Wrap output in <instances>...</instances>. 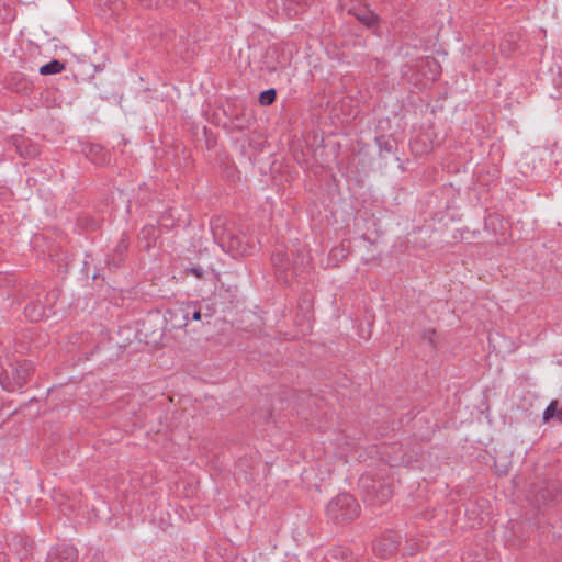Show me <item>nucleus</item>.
<instances>
[{"label":"nucleus","mask_w":562,"mask_h":562,"mask_svg":"<svg viewBox=\"0 0 562 562\" xmlns=\"http://www.w3.org/2000/svg\"><path fill=\"white\" fill-rule=\"evenodd\" d=\"M34 371L32 361L22 360L10 362L0 373V384L8 392L21 390L29 381Z\"/></svg>","instance_id":"1"},{"label":"nucleus","mask_w":562,"mask_h":562,"mask_svg":"<svg viewBox=\"0 0 562 562\" xmlns=\"http://www.w3.org/2000/svg\"><path fill=\"white\" fill-rule=\"evenodd\" d=\"M360 506L349 493L334 497L326 507V515L335 522H348L358 517Z\"/></svg>","instance_id":"2"},{"label":"nucleus","mask_w":562,"mask_h":562,"mask_svg":"<svg viewBox=\"0 0 562 562\" xmlns=\"http://www.w3.org/2000/svg\"><path fill=\"white\" fill-rule=\"evenodd\" d=\"M172 318L175 321V326L177 327H186L192 321H202V318H206V323H209L210 314H202V307L199 302H187L179 305L171 313Z\"/></svg>","instance_id":"3"},{"label":"nucleus","mask_w":562,"mask_h":562,"mask_svg":"<svg viewBox=\"0 0 562 562\" xmlns=\"http://www.w3.org/2000/svg\"><path fill=\"white\" fill-rule=\"evenodd\" d=\"M398 547L400 541L393 533H385L373 542V551L383 559L395 554Z\"/></svg>","instance_id":"4"},{"label":"nucleus","mask_w":562,"mask_h":562,"mask_svg":"<svg viewBox=\"0 0 562 562\" xmlns=\"http://www.w3.org/2000/svg\"><path fill=\"white\" fill-rule=\"evenodd\" d=\"M348 13L353 15L362 25L368 29L374 27L379 23L378 14L369 7L363 4H353L348 9Z\"/></svg>","instance_id":"5"},{"label":"nucleus","mask_w":562,"mask_h":562,"mask_svg":"<svg viewBox=\"0 0 562 562\" xmlns=\"http://www.w3.org/2000/svg\"><path fill=\"white\" fill-rule=\"evenodd\" d=\"M392 496V488L384 482H374L367 491L366 498L373 505H381L387 502Z\"/></svg>","instance_id":"6"},{"label":"nucleus","mask_w":562,"mask_h":562,"mask_svg":"<svg viewBox=\"0 0 562 562\" xmlns=\"http://www.w3.org/2000/svg\"><path fill=\"white\" fill-rule=\"evenodd\" d=\"M78 552L72 546L58 544L50 549L46 562H77Z\"/></svg>","instance_id":"7"},{"label":"nucleus","mask_w":562,"mask_h":562,"mask_svg":"<svg viewBox=\"0 0 562 562\" xmlns=\"http://www.w3.org/2000/svg\"><path fill=\"white\" fill-rule=\"evenodd\" d=\"M558 494H559L558 486L555 484H550V485L539 488L535 495V498H536V502L547 505V504L554 502Z\"/></svg>","instance_id":"8"},{"label":"nucleus","mask_w":562,"mask_h":562,"mask_svg":"<svg viewBox=\"0 0 562 562\" xmlns=\"http://www.w3.org/2000/svg\"><path fill=\"white\" fill-rule=\"evenodd\" d=\"M227 247L228 250L232 251L233 256H244L250 254L248 250V245L244 241V237L241 236H231Z\"/></svg>","instance_id":"9"},{"label":"nucleus","mask_w":562,"mask_h":562,"mask_svg":"<svg viewBox=\"0 0 562 562\" xmlns=\"http://www.w3.org/2000/svg\"><path fill=\"white\" fill-rule=\"evenodd\" d=\"M65 69V64L58 59H53L49 63L41 66L40 74L44 76L60 74Z\"/></svg>","instance_id":"10"},{"label":"nucleus","mask_w":562,"mask_h":562,"mask_svg":"<svg viewBox=\"0 0 562 562\" xmlns=\"http://www.w3.org/2000/svg\"><path fill=\"white\" fill-rule=\"evenodd\" d=\"M554 416H558L562 419V411L558 409V402L552 401L543 412V420L548 422Z\"/></svg>","instance_id":"11"},{"label":"nucleus","mask_w":562,"mask_h":562,"mask_svg":"<svg viewBox=\"0 0 562 562\" xmlns=\"http://www.w3.org/2000/svg\"><path fill=\"white\" fill-rule=\"evenodd\" d=\"M276 98H277L276 89H273V88L267 89V90L260 92V94H259V103L261 105L267 106V105L272 104L274 102Z\"/></svg>","instance_id":"12"},{"label":"nucleus","mask_w":562,"mask_h":562,"mask_svg":"<svg viewBox=\"0 0 562 562\" xmlns=\"http://www.w3.org/2000/svg\"><path fill=\"white\" fill-rule=\"evenodd\" d=\"M376 140V144L380 148V151H386V153H391L392 149H393V146L392 144L390 143L389 139H386L384 136H379L375 138Z\"/></svg>","instance_id":"13"},{"label":"nucleus","mask_w":562,"mask_h":562,"mask_svg":"<svg viewBox=\"0 0 562 562\" xmlns=\"http://www.w3.org/2000/svg\"><path fill=\"white\" fill-rule=\"evenodd\" d=\"M423 338L429 342V345L435 348V339H436V330L435 329H426L423 334Z\"/></svg>","instance_id":"14"},{"label":"nucleus","mask_w":562,"mask_h":562,"mask_svg":"<svg viewBox=\"0 0 562 562\" xmlns=\"http://www.w3.org/2000/svg\"><path fill=\"white\" fill-rule=\"evenodd\" d=\"M189 272L201 278L204 273V270L202 267H192L189 269Z\"/></svg>","instance_id":"15"},{"label":"nucleus","mask_w":562,"mask_h":562,"mask_svg":"<svg viewBox=\"0 0 562 562\" xmlns=\"http://www.w3.org/2000/svg\"><path fill=\"white\" fill-rule=\"evenodd\" d=\"M425 64H426V66H427V67H429L430 69H431V68H435V69H438V68H439V65H438V63H437L435 59H429V58H428V59H426V60H425Z\"/></svg>","instance_id":"16"},{"label":"nucleus","mask_w":562,"mask_h":562,"mask_svg":"<svg viewBox=\"0 0 562 562\" xmlns=\"http://www.w3.org/2000/svg\"><path fill=\"white\" fill-rule=\"evenodd\" d=\"M144 7L151 8L158 4L157 0H139Z\"/></svg>","instance_id":"17"},{"label":"nucleus","mask_w":562,"mask_h":562,"mask_svg":"<svg viewBox=\"0 0 562 562\" xmlns=\"http://www.w3.org/2000/svg\"><path fill=\"white\" fill-rule=\"evenodd\" d=\"M148 233V234H151L155 232V228L154 227H145L143 228L142 233L145 234V233Z\"/></svg>","instance_id":"18"},{"label":"nucleus","mask_w":562,"mask_h":562,"mask_svg":"<svg viewBox=\"0 0 562 562\" xmlns=\"http://www.w3.org/2000/svg\"><path fill=\"white\" fill-rule=\"evenodd\" d=\"M29 156H35L37 155V149L35 147H32L30 151H27Z\"/></svg>","instance_id":"19"},{"label":"nucleus","mask_w":562,"mask_h":562,"mask_svg":"<svg viewBox=\"0 0 562 562\" xmlns=\"http://www.w3.org/2000/svg\"><path fill=\"white\" fill-rule=\"evenodd\" d=\"M120 248L126 250L127 249V245L124 243V240L121 241L120 244Z\"/></svg>","instance_id":"20"},{"label":"nucleus","mask_w":562,"mask_h":562,"mask_svg":"<svg viewBox=\"0 0 562 562\" xmlns=\"http://www.w3.org/2000/svg\"><path fill=\"white\" fill-rule=\"evenodd\" d=\"M436 76H438V72H435V75L432 76V80L436 79Z\"/></svg>","instance_id":"21"},{"label":"nucleus","mask_w":562,"mask_h":562,"mask_svg":"<svg viewBox=\"0 0 562 562\" xmlns=\"http://www.w3.org/2000/svg\"><path fill=\"white\" fill-rule=\"evenodd\" d=\"M436 76H438V72H435V75L432 76V80L436 79Z\"/></svg>","instance_id":"22"}]
</instances>
